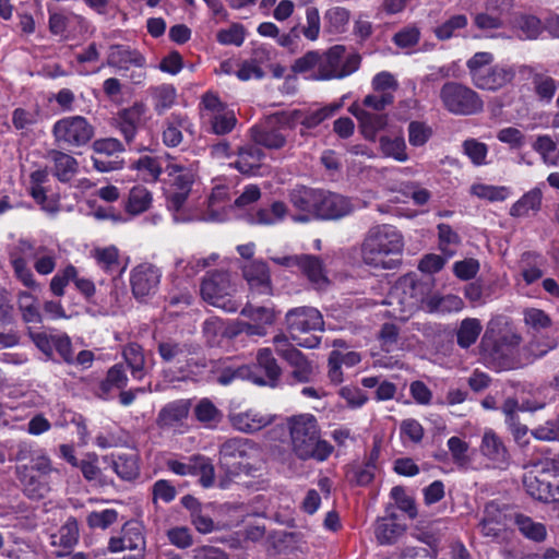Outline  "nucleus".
<instances>
[{
	"mask_svg": "<svg viewBox=\"0 0 559 559\" xmlns=\"http://www.w3.org/2000/svg\"><path fill=\"white\" fill-rule=\"evenodd\" d=\"M380 151L385 157L393 158L400 163L408 160L406 143L402 136H381L379 140Z\"/></svg>",
	"mask_w": 559,
	"mask_h": 559,
	"instance_id": "nucleus-53",
	"label": "nucleus"
},
{
	"mask_svg": "<svg viewBox=\"0 0 559 559\" xmlns=\"http://www.w3.org/2000/svg\"><path fill=\"white\" fill-rule=\"evenodd\" d=\"M478 530L485 537L498 538L506 530V514L495 503H488Z\"/></svg>",
	"mask_w": 559,
	"mask_h": 559,
	"instance_id": "nucleus-30",
	"label": "nucleus"
},
{
	"mask_svg": "<svg viewBox=\"0 0 559 559\" xmlns=\"http://www.w3.org/2000/svg\"><path fill=\"white\" fill-rule=\"evenodd\" d=\"M493 55L487 51L476 52L466 62L473 84L484 91L496 92L510 84L516 70L512 64L496 63Z\"/></svg>",
	"mask_w": 559,
	"mask_h": 559,
	"instance_id": "nucleus-6",
	"label": "nucleus"
},
{
	"mask_svg": "<svg viewBox=\"0 0 559 559\" xmlns=\"http://www.w3.org/2000/svg\"><path fill=\"white\" fill-rule=\"evenodd\" d=\"M144 526L141 522L131 520L126 522L117 536H111L108 540V551L111 554L124 550L145 549Z\"/></svg>",
	"mask_w": 559,
	"mask_h": 559,
	"instance_id": "nucleus-18",
	"label": "nucleus"
},
{
	"mask_svg": "<svg viewBox=\"0 0 559 559\" xmlns=\"http://www.w3.org/2000/svg\"><path fill=\"white\" fill-rule=\"evenodd\" d=\"M405 532V526L394 518H383L377 521L374 534L381 545H391Z\"/></svg>",
	"mask_w": 559,
	"mask_h": 559,
	"instance_id": "nucleus-44",
	"label": "nucleus"
},
{
	"mask_svg": "<svg viewBox=\"0 0 559 559\" xmlns=\"http://www.w3.org/2000/svg\"><path fill=\"white\" fill-rule=\"evenodd\" d=\"M146 112V105L142 102H135L117 114L115 126L128 144L133 142L140 127L145 123Z\"/></svg>",
	"mask_w": 559,
	"mask_h": 559,
	"instance_id": "nucleus-21",
	"label": "nucleus"
},
{
	"mask_svg": "<svg viewBox=\"0 0 559 559\" xmlns=\"http://www.w3.org/2000/svg\"><path fill=\"white\" fill-rule=\"evenodd\" d=\"M288 206L283 201H274L267 207L259 209L248 218L250 224L272 226L282 223L288 215Z\"/></svg>",
	"mask_w": 559,
	"mask_h": 559,
	"instance_id": "nucleus-34",
	"label": "nucleus"
},
{
	"mask_svg": "<svg viewBox=\"0 0 559 559\" xmlns=\"http://www.w3.org/2000/svg\"><path fill=\"white\" fill-rule=\"evenodd\" d=\"M264 153L255 145H245L239 148L234 166L245 175H253L261 167Z\"/></svg>",
	"mask_w": 559,
	"mask_h": 559,
	"instance_id": "nucleus-39",
	"label": "nucleus"
},
{
	"mask_svg": "<svg viewBox=\"0 0 559 559\" xmlns=\"http://www.w3.org/2000/svg\"><path fill=\"white\" fill-rule=\"evenodd\" d=\"M431 285L420 281L416 274L408 273L401 276L390 289L386 300L389 305L396 306L400 313L406 314L420 305L427 307Z\"/></svg>",
	"mask_w": 559,
	"mask_h": 559,
	"instance_id": "nucleus-8",
	"label": "nucleus"
},
{
	"mask_svg": "<svg viewBox=\"0 0 559 559\" xmlns=\"http://www.w3.org/2000/svg\"><path fill=\"white\" fill-rule=\"evenodd\" d=\"M123 357L136 380H142L145 374V358L142 347L136 343L128 344L123 349Z\"/></svg>",
	"mask_w": 559,
	"mask_h": 559,
	"instance_id": "nucleus-51",
	"label": "nucleus"
},
{
	"mask_svg": "<svg viewBox=\"0 0 559 559\" xmlns=\"http://www.w3.org/2000/svg\"><path fill=\"white\" fill-rule=\"evenodd\" d=\"M472 195L488 202H501L509 198L510 189L506 186L473 183L469 188Z\"/></svg>",
	"mask_w": 559,
	"mask_h": 559,
	"instance_id": "nucleus-54",
	"label": "nucleus"
},
{
	"mask_svg": "<svg viewBox=\"0 0 559 559\" xmlns=\"http://www.w3.org/2000/svg\"><path fill=\"white\" fill-rule=\"evenodd\" d=\"M286 362L293 369L290 376L296 382L306 383L316 376L314 365L299 349L290 355Z\"/></svg>",
	"mask_w": 559,
	"mask_h": 559,
	"instance_id": "nucleus-43",
	"label": "nucleus"
},
{
	"mask_svg": "<svg viewBox=\"0 0 559 559\" xmlns=\"http://www.w3.org/2000/svg\"><path fill=\"white\" fill-rule=\"evenodd\" d=\"M404 250V237L389 224L371 227L361 243V259L370 267L392 270L400 265Z\"/></svg>",
	"mask_w": 559,
	"mask_h": 559,
	"instance_id": "nucleus-2",
	"label": "nucleus"
},
{
	"mask_svg": "<svg viewBox=\"0 0 559 559\" xmlns=\"http://www.w3.org/2000/svg\"><path fill=\"white\" fill-rule=\"evenodd\" d=\"M319 71L309 75L317 81L344 79L356 72L361 61L358 53L346 55V48L343 45L332 46L324 52L319 51Z\"/></svg>",
	"mask_w": 559,
	"mask_h": 559,
	"instance_id": "nucleus-10",
	"label": "nucleus"
},
{
	"mask_svg": "<svg viewBox=\"0 0 559 559\" xmlns=\"http://www.w3.org/2000/svg\"><path fill=\"white\" fill-rule=\"evenodd\" d=\"M286 328L290 338L298 346L314 348L321 338L313 334L323 331L324 321L321 312L312 307H297L287 311L285 316Z\"/></svg>",
	"mask_w": 559,
	"mask_h": 559,
	"instance_id": "nucleus-7",
	"label": "nucleus"
},
{
	"mask_svg": "<svg viewBox=\"0 0 559 559\" xmlns=\"http://www.w3.org/2000/svg\"><path fill=\"white\" fill-rule=\"evenodd\" d=\"M533 148L542 156L545 164L556 166L559 163V151L556 142L547 134L538 135Z\"/></svg>",
	"mask_w": 559,
	"mask_h": 559,
	"instance_id": "nucleus-58",
	"label": "nucleus"
},
{
	"mask_svg": "<svg viewBox=\"0 0 559 559\" xmlns=\"http://www.w3.org/2000/svg\"><path fill=\"white\" fill-rule=\"evenodd\" d=\"M237 286L228 272H210L201 282L202 299L226 312H236L239 308L240 304L235 298Z\"/></svg>",
	"mask_w": 559,
	"mask_h": 559,
	"instance_id": "nucleus-9",
	"label": "nucleus"
},
{
	"mask_svg": "<svg viewBox=\"0 0 559 559\" xmlns=\"http://www.w3.org/2000/svg\"><path fill=\"white\" fill-rule=\"evenodd\" d=\"M543 191L539 187H535L524 193L516 202L510 207L509 214L512 217H527L531 214H536L542 207Z\"/></svg>",
	"mask_w": 559,
	"mask_h": 559,
	"instance_id": "nucleus-35",
	"label": "nucleus"
},
{
	"mask_svg": "<svg viewBox=\"0 0 559 559\" xmlns=\"http://www.w3.org/2000/svg\"><path fill=\"white\" fill-rule=\"evenodd\" d=\"M201 118L210 126L214 134L223 135L233 131L237 123L234 110L228 109L217 94L206 92L201 99Z\"/></svg>",
	"mask_w": 559,
	"mask_h": 559,
	"instance_id": "nucleus-14",
	"label": "nucleus"
},
{
	"mask_svg": "<svg viewBox=\"0 0 559 559\" xmlns=\"http://www.w3.org/2000/svg\"><path fill=\"white\" fill-rule=\"evenodd\" d=\"M195 134V127L191 119L183 114L174 112L163 123L162 140L167 147H177L183 141L182 132Z\"/></svg>",
	"mask_w": 559,
	"mask_h": 559,
	"instance_id": "nucleus-23",
	"label": "nucleus"
},
{
	"mask_svg": "<svg viewBox=\"0 0 559 559\" xmlns=\"http://www.w3.org/2000/svg\"><path fill=\"white\" fill-rule=\"evenodd\" d=\"M229 201L228 188L216 186L209 198L207 211L203 214V219L209 222L226 221L228 218V211L233 209V204Z\"/></svg>",
	"mask_w": 559,
	"mask_h": 559,
	"instance_id": "nucleus-25",
	"label": "nucleus"
},
{
	"mask_svg": "<svg viewBox=\"0 0 559 559\" xmlns=\"http://www.w3.org/2000/svg\"><path fill=\"white\" fill-rule=\"evenodd\" d=\"M497 322L491 320L481 340V350L485 359L492 364L497 370H512L523 367L524 361L520 356L522 336L513 330H507L495 337Z\"/></svg>",
	"mask_w": 559,
	"mask_h": 559,
	"instance_id": "nucleus-3",
	"label": "nucleus"
},
{
	"mask_svg": "<svg viewBox=\"0 0 559 559\" xmlns=\"http://www.w3.org/2000/svg\"><path fill=\"white\" fill-rule=\"evenodd\" d=\"M79 540V524L75 518H69L56 534L51 535V545L60 547L56 555L61 557L70 552Z\"/></svg>",
	"mask_w": 559,
	"mask_h": 559,
	"instance_id": "nucleus-32",
	"label": "nucleus"
},
{
	"mask_svg": "<svg viewBox=\"0 0 559 559\" xmlns=\"http://www.w3.org/2000/svg\"><path fill=\"white\" fill-rule=\"evenodd\" d=\"M298 269L309 278L311 283L321 287L326 283V277L323 273L322 262L319 258L309 254H301V261Z\"/></svg>",
	"mask_w": 559,
	"mask_h": 559,
	"instance_id": "nucleus-56",
	"label": "nucleus"
},
{
	"mask_svg": "<svg viewBox=\"0 0 559 559\" xmlns=\"http://www.w3.org/2000/svg\"><path fill=\"white\" fill-rule=\"evenodd\" d=\"M257 366L264 372V378L253 377L252 381L260 385L276 386L282 376V368L274 357L271 348L263 347L258 349L255 356Z\"/></svg>",
	"mask_w": 559,
	"mask_h": 559,
	"instance_id": "nucleus-24",
	"label": "nucleus"
},
{
	"mask_svg": "<svg viewBox=\"0 0 559 559\" xmlns=\"http://www.w3.org/2000/svg\"><path fill=\"white\" fill-rule=\"evenodd\" d=\"M119 520V512L116 509L95 510L87 514L86 523L92 530H107Z\"/></svg>",
	"mask_w": 559,
	"mask_h": 559,
	"instance_id": "nucleus-59",
	"label": "nucleus"
},
{
	"mask_svg": "<svg viewBox=\"0 0 559 559\" xmlns=\"http://www.w3.org/2000/svg\"><path fill=\"white\" fill-rule=\"evenodd\" d=\"M350 112L359 120L366 139L373 140L376 133L386 124V117L384 115L369 112L360 106L352 105Z\"/></svg>",
	"mask_w": 559,
	"mask_h": 559,
	"instance_id": "nucleus-36",
	"label": "nucleus"
},
{
	"mask_svg": "<svg viewBox=\"0 0 559 559\" xmlns=\"http://www.w3.org/2000/svg\"><path fill=\"white\" fill-rule=\"evenodd\" d=\"M191 411V402L187 399L171 401L158 412L155 424L162 431L183 433L187 430L186 421Z\"/></svg>",
	"mask_w": 559,
	"mask_h": 559,
	"instance_id": "nucleus-15",
	"label": "nucleus"
},
{
	"mask_svg": "<svg viewBox=\"0 0 559 559\" xmlns=\"http://www.w3.org/2000/svg\"><path fill=\"white\" fill-rule=\"evenodd\" d=\"M481 331L483 325L478 319L466 318L462 320L456 331L457 345L464 349L469 348L476 343Z\"/></svg>",
	"mask_w": 559,
	"mask_h": 559,
	"instance_id": "nucleus-46",
	"label": "nucleus"
},
{
	"mask_svg": "<svg viewBox=\"0 0 559 559\" xmlns=\"http://www.w3.org/2000/svg\"><path fill=\"white\" fill-rule=\"evenodd\" d=\"M240 314L248 318L253 323L264 325L265 329L273 325L276 319L275 311L269 307H255L247 304L240 311Z\"/></svg>",
	"mask_w": 559,
	"mask_h": 559,
	"instance_id": "nucleus-62",
	"label": "nucleus"
},
{
	"mask_svg": "<svg viewBox=\"0 0 559 559\" xmlns=\"http://www.w3.org/2000/svg\"><path fill=\"white\" fill-rule=\"evenodd\" d=\"M523 322L525 328L533 334L542 333L552 326L550 316L539 308H525L523 310Z\"/></svg>",
	"mask_w": 559,
	"mask_h": 559,
	"instance_id": "nucleus-49",
	"label": "nucleus"
},
{
	"mask_svg": "<svg viewBox=\"0 0 559 559\" xmlns=\"http://www.w3.org/2000/svg\"><path fill=\"white\" fill-rule=\"evenodd\" d=\"M286 112H280L265 118L250 129L251 139L257 145L270 150H280L285 146L287 131L292 130Z\"/></svg>",
	"mask_w": 559,
	"mask_h": 559,
	"instance_id": "nucleus-12",
	"label": "nucleus"
},
{
	"mask_svg": "<svg viewBox=\"0 0 559 559\" xmlns=\"http://www.w3.org/2000/svg\"><path fill=\"white\" fill-rule=\"evenodd\" d=\"M480 452L496 466L500 467L508 463L509 454L507 448L504 447L499 436L491 429H488L484 432L480 444Z\"/></svg>",
	"mask_w": 559,
	"mask_h": 559,
	"instance_id": "nucleus-29",
	"label": "nucleus"
},
{
	"mask_svg": "<svg viewBox=\"0 0 559 559\" xmlns=\"http://www.w3.org/2000/svg\"><path fill=\"white\" fill-rule=\"evenodd\" d=\"M91 254L95 259L98 267L105 273L111 276H117L122 273L124 267L121 266L119 251L115 246L95 248Z\"/></svg>",
	"mask_w": 559,
	"mask_h": 559,
	"instance_id": "nucleus-40",
	"label": "nucleus"
},
{
	"mask_svg": "<svg viewBox=\"0 0 559 559\" xmlns=\"http://www.w3.org/2000/svg\"><path fill=\"white\" fill-rule=\"evenodd\" d=\"M153 99L154 110L157 115H163L170 109L177 99V91L171 84H160L150 88Z\"/></svg>",
	"mask_w": 559,
	"mask_h": 559,
	"instance_id": "nucleus-45",
	"label": "nucleus"
},
{
	"mask_svg": "<svg viewBox=\"0 0 559 559\" xmlns=\"http://www.w3.org/2000/svg\"><path fill=\"white\" fill-rule=\"evenodd\" d=\"M338 109V106H325L316 110L302 111L294 110L286 112L289 118L290 127L294 129L297 124L304 126L306 129H312L322 121L330 118Z\"/></svg>",
	"mask_w": 559,
	"mask_h": 559,
	"instance_id": "nucleus-31",
	"label": "nucleus"
},
{
	"mask_svg": "<svg viewBox=\"0 0 559 559\" xmlns=\"http://www.w3.org/2000/svg\"><path fill=\"white\" fill-rule=\"evenodd\" d=\"M158 354L165 362L179 361L181 357L190 354L188 345L171 340L158 344Z\"/></svg>",
	"mask_w": 559,
	"mask_h": 559,
	"instance_id": "nucleus-63",
	"label": "nucleus"
},
{
	"mask_svg": "<svg viewBox=\"0 0 559 559\" xmlns=\"http://www.w3.org/2000/svg\"><path fill=\"white\" fill-rule=\"evenodd\" d=\"M350 11L343 7H332L324 12V29L332 35H338L346 32L349 20Z\"/></svg>",
	"mask_w": 559,
	"mask_h": 559,
	"instance_id": "nucleus-42",
	"label": "nucleus"
},
{
	"mask_svg": "<svg viewBox=\"0 0 559 559\" xmlns=\"http://www.w3.org/2000/svg\"><path fill=\"white\" fill-rule=\"evenodd\" d=\"M464 301L456 295L440 296L437 294H429L426 309L429 312H459L463 309Z\"/></svg>",
	"mask_w": 559,
	"mask_h": 559,
	"instance_id": "nucleus-47",
	"label": "nucleus"
},
{
	"mask_svg": "<svg viewBox=\"0 0 559 559\" xmlns=\"http://www.w3.org/2000/svg\"><path fill=\"white\" fill-rule=\"evenodd\" d=\"M34 269L40 275L51 274L57 265V253L46 246H38L33 254Z\"/></svg>",
	"mask_w": 559,
	"mask_h": 559,
	"instance_id": "nucleus-57",
	"label": "nucleus"
},
{
	"mask_svg": "<svg viewBox=\"0 0 559 559\" xmlns=\"http://www.w3.org/2000/svg\"><path fill=\"white\" fill-rule=\"evenodd\" d=\"M523 485L526 492L536 500L548 502L559 497V483L550 484L545 479L544 474L536 475L532 472L525 474Z\"/></svg>",
	"mask_w": 559,
	"mask_h": 559,
	"instance_id": "nucleus-26",
	"label": "nucleus"
},
{
	"mask_svg": "<svg viewBox=\"0 0 559 559\" xmlns=\"http://www.w3.org/2000/svg\"><path fill=\"white\" fill-rule=\"evenodd\" d=\"M192 476H199V481L204 488L211 487L215 480V471L212 461L203 455H192Z\"/></svg>",
	"mask_w": 559,
	"mask_h": 559,
	"instance_id": "nucleus-61",
	"label": "nucleus"
},
{
	"mask_svg": "<svg viewBox=\"0 0 559 559\" xmlns=\"http://www.w3.org/2000/svg\"><path fill=\"white\" fill-rule=\"evenodd\" d=\"M443 106L455 115H474L483 110L484 103L472 88L456 83L448 82L440 91Z\"/></svg>",
	"mask_w": 559,
	"mask_h": 559,
	"instance_id": "nucleus-13",
	"label": "nucleus"
},
{
	"mask_svg": "<svg viewBox=\"0 0 559 559\" xmlns=\"http://www.w3.org/2000/svg\"><path fill=\"white\" fill-rule=\"evenodd\" d=\"M15 475L23 493L31 500L39 501L51 492L53 478L60 473L47 453H39L33 464L16 465Z\"/></svg>",
	"mask_w": 559,
	"mask_h": 559,
	"instance_id": "nucleus-5",
	"label": "nucleus"
},
{
	"mask_svg": "<svg viewBox=\"0 0 559 559\" xmlns=\"http://www.w3.org/2000/svg\"><path fill=\"white\" fill-rule=\"evenodd\" d=\"M321 189L297 186L288 192L292 206L299 212L293 216L296 223H308L316 219Z\"/></svg>",
	"mask_w": 559,
	"mask_h": 559,
	"instance_id": "nucleus-17",
	"label": "nucleus"
},
{
	"mask_svg": "<svg viewBox=\"0 0 559 559\" xmlns=\"http://www.w3.org/2000/svg\"><path fill=\"white\" fill-rule=\"evenodd\" d=\"M520 71L532 75L534 91L539 100L549 103L552 99L559 84L551 76L535 73L530 66H522Z\"/></svg>",
	"mask_w": 559,
	"mask_h": 559,
	"instance_id": "nucleus-41",
	"label": "nucleus"
},
{
	"mask_svg": "<svg viewBox=\"0 0 559 559\" xmlns=\"http://www.w3.org/2000/svg\"><path fill=\"white\" fill-rule=\"evenodd\" d=\"M261 448L250 439L230 438L219 447L218 465L229 477L251 475L262 465Z\"/></svg>",
	"mask_w": 559,
	"mask_h": 559,
	"instance_id": "nucleus-4",
	"label": "nucleus"
},
{
	"mask_svg": "<svg viewBox=\"0 0 559 559\" xmlns=\"http://www.w3.org/2000/svg\"><path fill=\"white\" fill-rule=\"evenodd\" d=\"M166 171L174 178L171 189L190 192L195 178L193 165L180 164L169 154L166 155Z\"/></svg>",
	"mask_w": 559,
	"mask_h": 559,
	"instance_id": "nucleus-28",
	"label": "nucleus"
},
{
	"mask_svg": "<svg viewBox=\"0 0 559 559\" xmlns=\"http://www.w3.org/2000/svg\"><path fill=\"white\" fill-rule=\"evenodd\" d=\"M51 133L59 147H82L93 139L94 128L85 117L69 116L57 120Z\"/></svg>",
	"mask_w": 559,
	"mask_h": 559,
	"instance_id": "nucleus-11",
	"label": "nucleus"
},
{
	"mask_svg": "<svg viewBox=\"0 0 559 559\" xmlns=\"http://www.w3.org/2000/svg\"><path fill=\"white\" fill-rule=\"evenodd\" d=\"M242 277L252 295L273 294V284L269 265L263 260H251L241 266Z\"/></svg>",
	"mask_w": 559,
	"mask_h": 559,
	"instance_id": "nucleus-20",
	"label": "nucleus"
},
{
	"mask_svg": "<svg viewBox=\"0 0 559 559\" xmlns=\"http://www.w3.org/2000/svg\"><path fill=\"white\" fill-rule=\"evenodd\" d=\"M361 360L357 352L332 350L329 357V377L332 382L340 383L343 380L342 366L354 367Z\"/></svg>",
	"mask_w": 559,
	"mask_h": 559,
	"instance_id": "nucleus-38",
	"label": "nucleus"
},
{
	"mask_svg": "<svg viewBox=\"0 0 559 559\" xmlns=\"http://www.w3.org/2000/svg\"><path fill=\"white\" fill-rule=\"evenodd\" d=\"M162 278V271L154 264L141 263L130 272V286L138 300H144L156 294Z\"/></svg>",
	"mask_w": 559,
	"mask_h": 559,
	"instance_id": "nucleus-16",
	"label": "nucleus"
},
{
	"mask_svg": "<svg viewBox=\"0 0 559 559\" xmlns=\"http://www.w3.org/2000/svg\"><path fill=\"white\" fill-rule=\"evenodd\" d=\"M284 429L288 432L292 453L300 461L324 462L333 453V445L322 438L317 417L301 413L285 418Z\"/></svg>",
	"mask_w": 559,
	"mask_h": 559,
	"instance_id": "nucleus-1",
	"label": "nucleus"
},
{
	"mask_svg": "<svg viewBox=\"0 0 559 559\" xmlns=\"http://www.w3.org/2000/svg\"><path fill=\"white\" fill-rule=\"evenodd\" d=\"M231 426L245 433H252L263 429L273 421V417L254 409H248L229 415Z\"/></svg>",
	"mask_w": 559,
	"mask_h": 559,
	"instance_id": "nucleus-27",
	"label": "nucleus"
},
{
	"mask_svg": "<svg viewBox=\"0 0 559 559\" xmlns=\"http://www.w3.org/2000/svg\"><path fill=\"white\" fill-rule=\"evenodd\" d=\"M106 66L128 72L131 68H146L147 61L139 49L129 45L112 44L107 50Z\"/></svg>",
	"mask_w": 559,
	"mask_h": 559,
	"instance_id": "nucleus-19",
	"label": "nucleus"
},
{
	"mask_svg": "<svg viewBox=\"0 0 559 559\" xmlns=\"http://www.w3.org/2000/svg\"><path fill=\"white\" fill-rule=\"evenodd\" d=\"M111 466L115 473L123 480H132L139 475L135 454L112 455Z\"/></svg>",
	"mask_w": 559,
	"mask_h": 559,
	"instance_id": "nucleus-50",
	"label": "nucleus"
},
{
	"mask_svg": "<svg viewBox=\"0 0 559 559\" xmlns=\"http://www.w3.org/2000/svg\"><path fill=\"white\" fill-rule=\"evenodd\" d=\"M152 203L151 192L142 186L133 187L126 203V210L129 214L139 215L145 212Z\"/></svg>",
	"mask_w": 559,
	"mask_h": 559,
	"instance_id": "nucleus-52",
	"label": "nucleus"
},
{
	"mask_svg": "<svg viewBox=\"0 0 559 559\" xmlns=\"http://www.w3.org/2000/svg\"><path fill=\"white\" fill-rule=\"evenodd\" d=\"M354 210L350 200L344 195L321 190L316 219H340Z\"/></svg>",
	"mask_w": 559,
	"mask_h": 559,
	"instance_id": "nucleus-22",
	"label": "nucleus"
},
{
	"mask_svg": "<svg viewBox=\"0 0 559 559\" xmlns=\"http://www.w3.org/2000/svg\"><path fill=\"white\" fill-rule=\"evenodd\" d=\"M17 308L26 323H40L43 320L37 298L28 292L22 290L16 298Z\"/></svg>",
	"mask_w": 559,
	"mask_h": 559,
	"instance_id": "nucleus-48",
	"label": "nucleus"
},
{
	"mask_svg": "<svg viewBox=\"0 0 559 559\" xmlns=\"http://www.w3.org/2000/svg\"><path fill=\"white\" fill-rule=\"evenodd\" d=\"M515 524L525 537L534 542H543L547 536L545 525L543 523L535 522L530 516L518 514L515 516Z\"/></svg>",
	"mask_w": 559,
	"mask_h": 559,
	"instance_id": "nucleus-60",
	"label": "nucleus"
},
{
	"mask_svg": "<svg viewBox=\"0 0 559 559\" xmlns=\"http://www.w3.org/2000/svg\"><path fill=\"white\" fill-rule=\"evenodd\" d=\"M193 416L202 427L207 429H215L224 417L223 412L207 397L197 402Z\"/></svg>",
	"mask_w": 559,
	"mask_h": 559,
	"instance_id": "nucleus-37",
	"label": "nucleus"
},
{
	"mask_svg": "<svg viewBox=\"0 0 559 559\" xmlns=\"http://www.w3.org/2000/svg\"><path fill=\"white\" fill-rule=\"evenodd\" d=\"M47 157L53 163L52 174L59 181L68 182L78 173V160L66 152L50 150Z\"/></svg>",
	"mask_w": 559,
	"mask_h": 559,
	"instance_id": "nucleus-33",
	"label": "nucleus"
},
{
	"mask_svg": "<svg viewBox=\"0 0 559 559\" xmlns=\"http://www.w3.org/2000/svg\"><path fill=\"white\" fill-rule=\"evenodd\" d=\"M514 27L522 39H536L544 29L542 21L537 16L530 14L519 15L514 20Z\"/></svg>",
	"mask_w": 559,
	"mask_h": 559,
	"instance_id": "nucleus-55",
	"label": "nucleus"
},
{
	"mask_svg": "<svg viewBox=\"0 0 559 559\" xmlns=\"http://www.w3.org/2000/svg\"><path fill=\"white\" fill-rule=\"evenodd\" d=\"M408 142L414 147L424 146L432 136V129L425 122L412 121L407 127Z\"/></svg>",
	"mask_w": 559,
	"mask_h": 559,
	"instance_id": "nucleus-64",
	"label": "nucleus"
}]
</instances>
